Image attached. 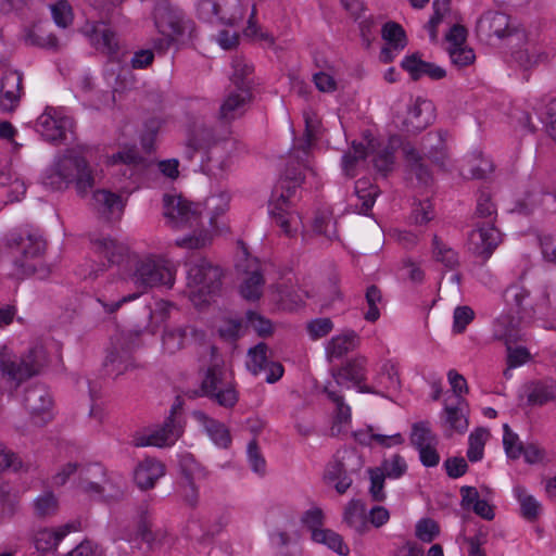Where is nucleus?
<instances>
[{"label":"nucleus","mask_w":556,"mask_h":556,"mask_svg":"<svg viewBox=\"0 0 556 556\" xmlns=\"http://www.w3.org/2000/svg\"><path fill=\"white\" fill-rule=\"evenodd\" d=\"M509 313L501 315L494 323V338L506 348H526L525 333L518 327L519 323H531L538 317H549L556 313L549 301V293L544 289L536 298L531 296L528 289L514 285L504 293Z\"/></svg>","instance_id":"obj_1"},{"label":"nucleus","mask_w":556,"mask_h":556,"mask_svg":"<svg viewBox=\"0 0 556 556\" xmlns=\"http://www.w3.org/2000/svg\"><path fill=\"white\" fill-rule=\"evenodd\" d=\"M163 202L164 216L172 228L193 231V235L178 240L177 245L200 249L210 242L211 236L203 229L202 215L204 210L201 203L191 202L181 195L170 194H165Z\"/></svg>","instance_id":"obj_2"},{"label":"nucleus","mask_w":556,"mask_h":556,"mask_svg":"<svg viewBox=\"0 0 556 556\" xmlns=\"http://www.w3.org/2000/svg\"><path fill=\"white\" fill-rule=\"evenodd\" d=\"M41 182L52 190H63L74 184L77 193L85 197L94 186V176L87 160L78 151L66 149L45 172Z\"/></svg>","instance_id":"obj_3"},{"label":"nucleus","mask_w":556,"mask_h":556,"mask_svg":"<svg viewBox=\"0 0 556 556\" xmlns=\"http://www.w3.org/2000/svg\"><path fill=\"white\" fill-rule=\"evenodd\" d=\"M201 390L203 395L226 408L233 407L239 400L232 372L225 368L218 350H211V365L201 383Z\"/></svg>","instance_id":"obj_4"},{"label":"nucleus","mask_w":556,"mask_h":556,"mask_svg":"<svg viewBox=\"0 0 556 556\" xmlns=\"http://www.w3.org/2000/svg\"><path fill=\"white\" fill-rule=\"evenodd\" d=\"M303 176H291L289 172L285 173L271 192L269 203V214L275 224L280 227L281 231L291 237V222L293 218L290 212V198L294 194L295 189L302 184Z\"/></svg>","instance_id":"obj_5"},{"label":"nucleus","mask_w":556,"mask_h":556,"mask_svg":"<svg viewBox=\"0 0 556 556\" xmlns=\"http://www.w3.org/2000/svg\"><path fill=\"white\" fill-rule=\"evenodd\" d=\"M350 352L351 350H328L327 358L338 384L352 382L359 386L366 377V358Z\"/></svg>","instance_id":"obj_6"},{"label":"nucleus","mask_w":556,"mask_h":556,"mask_svg":"<svg viewBox=\"0 0 556 556\" xmlns=\"http://www.w3.org/2000/svg\"><path fill=\"white\" fill-rule=\"evenodd\" d=\"M182 403L177 396L173 404L168 417L159 429L149 434L135 438L136 446H169L173 445L184 432V421L181 417Z\"/></svg>","instance_id":"obj_7"},{"label":"nucleus","mask_w":556,"mask_h":556,"mask_svg":"<svg viewBox=\"0 0 556 556\" xmlns=\"http://www.w3.org/2000/svg\"><path fill=\"white\" fill-rule=\"evenodd\" d=\"M476 34L480 41L490 43L493 38L505 39L523 35V29L514 24L508 14L490 10L484 12L477 21Z\"/></svg>","instance_id":"obj_8"},{"label":"nucleus","mask_w":556,"mask_h":556,"mask_svg":"<svg viewBox=\"0 0 556 556\" xmlns=\"http://www.w3.org/2000/svg\"><path fill=\"white\" fill-rule=\"evenodd\" d=\"M222 269L205 258L191 264L188 269V286L197 289L193 301L195 296L217 294L222 288Z\"/></svg>","instance_id":"obj_9"},{"label":"nucleus","mask_w":556,"mask_h":556,"mask_svg":"<svg viewBox=\"0 0 556 556\" xmlns=\"http://www.w3.org/2000/svg\"><path fill=\"white\" fill-rule=\"evenodd\" d=\"M14 264V275L18 279L30 277L35 273V239L30 232L26 235L13 232L7 238Z\"/></svg>","instance_id":"obj_10"},{"label":"nucleus","mask_w":556,"mask_h":556,"mask_svg":"<svg viewBox=\"0 0 556 556\" xmlns=\"http://www.w3.org/2000/svg\"><path fill=\"white\" fill-rule=\"evenodd\" d=\"M152 20L162 36H182L187 29L185 13L168 0H159L152 11Z\"/></svg>","instance_id":"obj_11"},{"label":"nucleus","mask_w":556,"mask_h":556,"mask_svg":"<svg viewBox=\"0 0 556 556\" xmlns=\"http://www.w3.org/2000/svg\"><path fill=\"white\" fill-rule=\"evenodd\" d=\"M502 242V233L492 222L476 223L468 235V250L486 261Z\"/></svg>","instance_id":"obj_12"},{"label":"nucleus","mask_w":556,"mask_h":556,"mask_svg":"<svg viewBox=\"0 0 556 556\" xmlns=\"http://www.w3.org/2000/svg\"><path fill=\"white\" fill-rule=\"evenodd\" d=\"M197 13L198 17L204 22L216 21L226 26H233L241 18L237 0H200Z\"/></svg>","instance_id":"obj_13"},{"label":"nucleus","mask_w":556,"mask_h":556,"mask_svg":"<svg viewBox=\"0 0 556 556\" xmlns=\"http://www.w3.org/2000/svg\"><path fill=\"white\" fill-rule=\"evenodd\" d=\"M37 122L42 138L54 144L62 143L66 139V134L73 132L75 127L74 121L56 108H47Z\"/></svg>","instance_id":"obj_14"},{"label":"nucleus","mask_w":556,"mask_h":556,"mask_svg":"<svg viewBox=\"0 0 556 556\" xmlns=\"http://www.w3.org/2000/svg\"><path fill=\"white\" fill-rule=\"evenodd\" d=\"M135 283L143 289L156 286H166L168 288L174 285L173 271L153 260H143L137 264L134 275Z\"/></svg>","instance_id":"obj_15"},{"label":"nucleus","mask_w":556,"mask_h":556,"mask_svg":"<svg viewBox=\"0 0 556 556\" xmlns=\"http://www.w3.org/2000/svg\"><path fill=\"white\" fill-rule=\"evenodd\" d=\"M0 371L10 391L16 390L35 374L31 362L11 358L5 353H0Z\"/></svg>","instance_id":"obj_16"},{"label":"nucleus","mask_w":556,"mask_h":556,"mask_svg":"<svg viewBox=\"0 0 556 556\" xmlns=\"http://www.w3.org/2000/svg\"><path fill=\"white\" fill-rule=\"evenodd\" d=\"M267 350H248L247 367L254 375H264L268 383L277 382L283 375V367L280 363L268 359Z\"/></svg>","instance_id":"obj_17"},{"label":"nucleus","mask_w":556,"mask_h":556,"mask_svg":"<svg viewBox=\"0 0 556 556\" xmlns=\"http://www.w3.org/2000/svg\"><path fill=\"white\" fill-rule=\"evenodd\" d=\"M165 473L166 466L162 460L146 457L134 469V482L141 491L152 490Z\"/></svg>","instance_id":"obj_18"},{"label":"nucleus","mask_w":556,"mask_h":556,"mask_svg":"<svg viewBox=\"0 0 556 556\" xmlns=\"http://www.w3.org/2000/svg\"><path fill=\"white\" fill-rule=\"evenodd\" d=\"M80 529L79 521H71L58 528H45L37 531V552H43L45 556H55L59 543L71 532Z\"/></svg>","instance_id":"obj_19"},{"label":"nucleus","mask_w":556,"mask_h":556,"mask_svg":"<svg viewBox=\"0 0 556 556\" xmlns=\"http://www.w3.org/2000/svg\"><path fill=\"white\" fill-rule=\"evenodd\" d=\"M401 67L408 73L414 81L419 80L424 76L432 80H441L446 77V71L443 67L421 60V55L418 52L405 56L401 62Z\"/></svg>","instance_id":"obj_20"},{"label":"nucleus","mask_w":556,"mask_h":556,"mask_svg":"<svg viewBox=\"0 0 556 556\" xmlns=\"http://www.w3.org/2000/svg\"><path fill=\"white\" fill-rule=\"evenodd\" d=\"M22 77L17 72H7L0 81V110L12 112L18 101Z\"/></svg>","instance_id":"obj_21"},{"label":"nucleus","mask_w":556,"mask_h":556,"mask_svg":"<svg viewBox=\"0 0 556 556\" xmlns=\"http://www.w3.org/2000/svg\"><path fill=\"white\" fill-rule=\"evenodd\" d=\"M164 344L184 346H198L205 343V332L193 326L176 327L165 330Z\"/></svg>","instance_id":"obj_22"},{"label":"nucleus","mask_w":556,"mask_h":556,"mask_svg":"<svg viewBox=\"0 0 556 556\" xmlns=\"http://www.w3.org/2000/svg\"><path fill=\"white\" fill-rule=\"evenodd\" d=\"M343 522L359 536L369 532L366 506L361 500H351L346 504L343 511Z\"/></svg>","instance_id":"obj_23"},{"label":"nucleus","mask_w":556,"mask_h":556,"mask_svg":"<svg viewBox=\"0 0 556 556\" xmlns=\"http://www.w3.org/2000/svg\"><path fill=\"white\" fill-rule=\"evenodd\" d=\"M192 416L218 447L227 448L230 445L231 437L223 422L211 418L202 410H194Z\"/></svg>","instance_id":"obj_24"},{"label":"nucleus","mask_w":556,"mask_h":556,"mask_svg":"<svg viewBox=\"0 0 556 556\" xmlns=\"http://www.w3.org/2000/svg\"><path fill=\"white\" fill-rule=\"evenodd\" d=\"M92 200L96 211L108 220L114 215L121 216L125 207V203L119 194L105 189L94 191Z\"/></svg>","instance_id":"obj_25"},{"label":"nucleus","mask_w":556,"mask_h":556,"mask_svg":"<svg viewBox=\"0 0 556 556\" xmlns=\"http://www.w3.org/2000/svg\"><path fill=\"white\" fill-rule=\"evenodd\" d=\"M445 399L444 414L445 424L451 430L464 433L468 428L467 403L464 397L456 396L455 401Z\"/></svg>","instance_id":"obj_26"},{"label":"nucleus","mask_w":556,"mask_h":556,"mask_svg":"<svg viewBox=\"0 0 556 556\" xmlns=\"http://www.w3.org/2000/svg\"><path fill=\"white\" fill-rule=\"evenodd\" d=\"M251 99V92L230 91L219 108L218 118L225 123H230L241 117L245 112V105Z\"/></svg>","instance_id":"obj_27"},{"label":"nucleus","mask_w":556,"mask_h":556,"mask_svg":"<svg viewBox=\"0 0 556 556\" xmlns=\"http://www.w3.org/2000/svg\"><path fill=\"white\" fill-rule=\"evenodd\" d=\"M529 405L542 406L556 399V382L554 380H538L525 386Z\"/></svg>","instance_id":"obj_28"},{"label":"nucleus","mask_w":556,"mask_h":556,"mask_svg":"<svg viewBox=\"0 0 556 556\" xmlns=\"http://www.w3.org/2000/svg\"><path fill=\"white\" fill-rule=\"evenodd\" d=\"M327 397L336 405L334 421L331 428L333 434H339L346 429L351 422V407L344 402V397L337 391L325 387Z\"/></svg>","instance_id":"obj_29"},{"label":"nucleus","mask_w":556,"mask_h":556,"mask_svg":"<svg viewBox=\"0 0 556 556\" xmlns=\"http://www.w3.org/2000/svg\"><path fill=\"white\" fill-rule=\"evenodd\" d=\"M431 109V104L425 100L417 99L416 103L408 110L407 117L403 121L401 129L416 135L430 124V115L422 116L424 110Z\"/></svg>","instance_id":"obj_30"},{"label":"nucleus","mask_w":556,"mask_h":556,"mask_svg":"<svg viewBox=\"0 0 556 556\" xmlns=\"http://www.w3.org/2000/svg\"><path fill=\"white\" fill-rule=\"evenodd\" d=\"M324 479L327 483L332 484L339 494H344L352 484L345 465L339 459H333L327 465Z\"/></svg>","instance_id":"obj_31"},{"label":"nucleus","mask_w":556,"mask_h":556,"mask_svg":"<svg viewBox=\"0 0 556 556\" xmlns=\"http://www.w3.org/2000/svg\"><path fill=\"white\" fill-rule=\"evenodd\" d=\"M132 366L130 350H110L103 363L108 376L118 377Z\"/></svg>","instance_id":"obj_32"},{"label":"nucleus","mask_w":556,"mask_h":556,"mask_svg":"<svg viewBox=\"0 0 556 556\" xmlns=\"http://www.w3.org/2000/svg\"><path fill=\"white\" fill-rule=\"evenodd\" d=\"M231 64L233 68L231 83L235 85L238 91L251 92V75L254 72L253 65L249 63L243 56H235Z\"/></svg>","instance_id":"obj_33"},{"label":"nucleus","mask_w":556,"mask_h":556,"mask_svg":"<svg viewBox=\"0 0 556 556\" xmlns=\"http://www.w3.org/2000/svg\"><path fill=\"white\" fill-rule=\"evenodd\" d=\"M312 540L315 543L327 546L340 556H348L350 554V547L344 542L343 536L331 529L324 528L323 530L314 531Z\"/></svg>","instance_id":"obj_34"},{"label":"nucleus","mask_w":556,"mask_h":556,"mask_svg":"<svg viewBox=\"0 0 556 556\" xmlns=\"http://www.w3.org/2000/svg\"><path fill=\"white\" fill-rule=\"evenodd\" d=\"M402 151L408 163L410 173H413L421 184L428 185L432 176L429 168L422 163V157L418 151L409 142H405L402 146Z\"/></svg>","instance_id":"obj_35"},{"label":"nucleus","mask_w":556,"mask_h":556,"mask_svg":"<svg viewBox=\"0 0 556 556\" xmlns=\"http://www.w3.org/2000/svg\"><path fill=\"white\" fill-rule=\"evenodd\" d=\"M355 194L361 204L354 205V212L367 215L375 204L376 198L379 194V189L377 186L369 184L365 179H358L355 182Z\"/></svg>","instance_id":"obj_36"},{"label":"nucleus","mask_w":556,"mask_h":556,"mask_svg":"<svg viewBox=\"0 0 556 556\" xmlns=\"http://www.w3.org/2000/svg\"><path fill=\"white\" fill-rule=\"evenodd\" d=\"M56 415L54 400L50 391L37 386V426H45Z\"/></svg>","instance_id":"obj_37"},{"label":"nucleus","mask_w":556,"mask_h":556,"mask_svg":"<svg viewBox=\"0 0 556 556\" xmlns=\"http://www.w3.org/2000/svg\"><path fill=\"white\" fill-rule=\"evenodd\" d=\"M179 472L182 480L201 481L208 477V471L190 453L179 455Z\"/></svg>","instance_id":"obj_38"},{"label":"nucleus","mask_w":556,"mask_h":556,"mask_svg":"<svg viewBox=\"0 0 556 556\" xmlns=\"http://www.w3.org/2000/svg\"><path fill=\"white\" fill-rule=\"evenodd\" d=\"M91 43L97 50L106 54H114L118 50L116 34L105 26H93L90 34Z\"/></svg>","instance_id":"obj_39"},{"label":"nucleus","mask_w":556,"mask_h":556,"mask_svg":"<svg viewBox=\"0 0 556 556\" xmlns=\"http://www.w3.org/2000/svg\"><path fill=\"white\" fill-rule=\"evenodd\" d=\"M514 494L519 502L521 516L528 521L536 520L542 510L541 503L521 485L515 486Z\"/></svg>","instance_id":"obj_40"},{"label":"nucleus","mask_w":556,"mask_h":556,"mask_svg":"<svg viewBox=\"0 0 556 556\" xmlns=\"http://www.w3.org/2000/svg\"><path fill=\"white\" fill-rule=\"evenodd\" d=\"M100 254H102L111 265L121 264L127 256L128 249L116 240L104 238L94 241Z\"/></svg>","instance_id":"obj_41"},{"label":"nucleus","mask_w":556,"mask_h":556,"mask_svg":"<svg viewBox=\"0 0 556 556\" xmlns=\"http://www.w3.org/2000/svg\"><path fill=\"white\" fill-rule=\"evenodd\" d=\"M404 143L405 142H402L401 137L392 136L389 140V144L374 157L372 162L375 168L384 175L392 170L395 148L397 146L402 147Z\"/></svg>","instance_id":"obj_42"},{"label":"nucleus","mask_w":556,"mask_h":556,"mask_svg":"<svg viewBox=\"0 0 556 556\" xmlns=\"http://www.w3.org/2000/svg\"><path fill=\"white\" fill-rule=\"evenodd\" d=\"M198 152H204V154L206 156V159L203 160L200 165L201 172H203L204 174H207V175H211V174L215 175L214 168L208 164L211 161V155L207 152L206 144L203 142L202 139H200L198 137V135H192L186 143L185 151H184V157L188 161H192L195 153H198Z\"/></svg>","instance_id":"obj_43"},{"label":"nucleus","mask_w":556,"mask_h":556,"mask_svg":"<svg viewBox=\"0 0 556 556\" xmlns=\"http://www.w3.org/2000/svg\"><path fill=\"white\" fill-rule=\"evenodd\" d=\"M410 443L416 450L428 445H438V438L428 421H418L412 426Z\"/></svg>","instance_id":"obj_44"},{"label":"nucleus","mask_w":556,"mask_h":556,"mask_svg":"<svg viewBox=\"0 0 556 556\" xmlns=\"http://www.w3.org/2000/svg\"><path fill=\"white\" fill-rule=\"evenodd\" d=\"M489 438V431L483 428H477L468 438L467 458L471 463H477L483 458L484 445Z\"/></svg>","instance_id":"obj_45"},{"label":"nucleus","mask_w":556,"mask_h":556,"mask_svg":"<svg viewBox=\"0 0 556 556\" xmlns=\"http://www.w3.org/2000/svg\"><path fill=\"white\" fill-rule=\"evenodd\" d=\"M493 172V162L483 157L482 153H477L468 163V174L463 173V175L472 179H488Z\"/></svg>","instance_id":"obj_46"},{"label":"nucleus","mask_w":556,"mask_h":556,"mask_svg":"<svg viewBox=\"0 0 556 556\" xmlns=\"http://www.w3.org/2000/svg\"><path fill=\"white\" fill-rule=\"evenodd\" d=\"M381 36L394 50H402L407 45L404 28L395 22H387L381 29Z\"/></svg>","instance_id":"obj_47"},{"label":"nucleus","mask_w":556,"mask_h":556,"mask_svg":"<svg viewBox=\"0 0 556 556\" xmlns=\"http://www.w3.org/2000/svg\"><path fill=\"white\" fill-rule=\"evenodd\" d=\"M433 255L435 260L450 269H455L459 265L458 253L443 243L438 236L433 237Z\"/></svg>","instance_id":"obj_48"},{"label":"nucleus","mask_w":556,"mask_h":556,"mask_svg":"<svg viewBox=\"0 0 556 556\" xmlns=\"http://www.w3.org/2000/svg\"><path fill=\"white\" fill-rule=\"evenodd\" d=\"M513 58L520 67L525 71H529L541 63H545L548 55L544 51H539L536 49H523L514 52Z\"/></svg>","instance_id":"obj_49"},{"label":"nucleus","mask_w":556,"mask_h":556,"mask_svg":"<svg viewBox=\"0 0 556 556\" xmlns=\"http://www.w3.org/2000/svg\"><path fill=\"white\" fill-rule=\"evenodd\" d=\"M476 218H484L486 222L495 224L497 217V208L495 203L492 201V195L482 190L480 191L477 199V206L475 211Z\"/></svg>","instance_id":"obj_50"},{"label":"nucleus","mask_w":556,"mask_h":556,"mask_svg":"<svg viewBox=\"0 0 556 556\" xmlns=\"http://www.w3.org/2000/svg\"><path fill=\"white\" fill-rule=\"evenodd\" d=\"M52 18L56 26L67 28L74 21L72 5L67 0H58L49 5Z\"/></svg>","instance_id":"obj_51"},{"label":"nucleus","mask_w":556,"mask_h":556,"mask_svg":"<svg viewBox=\"0 0 556 556\" xmlns=\"http://www.w3.org/2000/svg\"><path fill=\"white\" fill-rule=\"evenodd\" d=\"M264 278L260 270H253L249 277L243 281L240 292L242 296L250 301L260 299Z\"/></svg>","instance_id":"obj_52"},{"label":"nucleus","mask_w":556,"mask_h":556,"mask_svg":"<svg viewBox=\"0 0 556 556\" xmlns=\"http://www.w3.org/2000/svg\"><path fill=\"white\" fill-rule=\"evenodd\" d=\"M378 384L387 390H396L400 388V377L396 365L391 362H384L378 372Z\"/></svg>","instance_id":"obj_53"},{"label":"nucleus","mask_w":556,"mask_h":556,"mask_svg":"<svg viewBox=\"0 0 556 556\" xmlns=\"http://www.w3.org/2000/svg\"><path fill=\"white\" fill-rule=\"evenodd\" d=\"M521 455L529 465L548 464L552 462V455L538 443H527L522 446Z\"/></svg>","instance_id":"obj_54"},{"label":"nucleus","mask_w":556,"mask_h":556,"mask_svg":"<svg viewBox=\"0 0 556 556\" xmlns=\"http://www.w3.org/2000/svg\"><path fill=\"white\" fill-rule=\"evenodd\" d=\"M353 152H348L342 157V169L349 178L355 176V167L359 160H364L367 155L366 148L363 143L353 142Z\"/></svg>","instance_id":"obj_55"},{"label":"nucleus","mask_w":556,"mask_h":556,"mask_svg":"<svg viewBox=\"0 0 556 556\" xmlns=\"http://www.w3.org/2000/svg\"><path fill=\"white\" fill-rule=\"evenodd\" d=\"M383 475L390 479H399L407 471V464L400 454H394L390 458L384 459L379 467Z\"/></svg>","instance_id":"obj_56"},{"label":"nucleus","mask_w":556,"mask_h":556,"mask_svg":"<svg viewBox=\"0 0 556 556\" xmlns=\"http://www.w3.org/2000/svg\"><path fill=\"white\" fill-rule=\"evenodd\" d=\"M59 510V500L51 490H43L37 496V517L53 516Z\"/></svg>","instance_id":"obj_57"},{"label":"nucleus","mask_w":556,"mask_h":556,"mask_svg":"<svg viewBox=\"0 0 556 556\" xmlns=\"http://www.w3.org/2000/svg\"><path fill=\"white\" fill-rule=\"evenodd\" d=\"M195 482L179 479L176 486L178 497L190 507H194L199 502V488Z\"/></svg>","instance_id":"obj_58"},{"label":"nucleus","mask_w":556,"mask_h":556,"mask_svg":"<svg viewBox=\"0 0 556 556\" xmlns=\"http://www.w3.org/2000/svg\"><path fill=\"white\" fill-rule=\"evenodd\" d=\"M365 298L368 311L365 313L364 318L367 321L374 323L380 317L377 304L382 301L381 290L376 285H371L367 288Z\"/></svg>","instance_id":"obj_59"},{"label":"nucleus","mask_w":556,"mask_h":556,"mask_svg":"<svg viewBox=\"0 0 556 556\" xmlns=\"http://www.w3.org/2000/svg\"><path fill=\"white\" fill-rule=\"evenodd\" d=\"M138 533L142 541H144L150 548H155L167 543V534L165 531H153L151 526L143 521L138 527Z\"/></svg>","instance_id":"obj_60"},{"label":"nucleus","mask_w":556,"mask_h":556,"mask_svg":"<svg viewBox=\"0 0 556 556\" xmlns=\"http://www.w3.org/2000/svg\"><path fill=\"white\" fill-rule=\"evenodd\" d=\"M304 122H305V131H304V136H303V142L300 144L299 148L304 153H307L309 148L314 143V141H316L318 139L320 123L316 117H314L309 114L304 115Z\"/></svg>","instance_id":"obj_61"},{"label":"nucleus","mask_w":556,"mask_h":556,"mask_svg":"<svg viewBox=\"0 0 556 556\" xmlns=\"http://www.w3.org/2000/svg\"><path fill=\"white\" fill-rule=\"evenodd\" d=\"M533 356L529 350H507L506 364L507 367L503 371L506 379L511 377V370L529 363Z\"/></svg>","instance_id":"obj_62"},{"label":"nucleus","mask_w":556,"mask_h":556,"mask_svg":"<svg viewBox=\"0 0 556 556\" xmlns=\"http://www.w3.org/2000/svg\"><path fill=\"white\" fill-rule=\"evenodd\" d=\"M475 311L468 305L457 306L453 314V332L463 333L466 327L473 321Z\"/></svg>","instance_id":"obj_63"},{"label":"nucleus","mask_w":556,"mask_h":556,"mask_svg":"<svg viewBox=\"0 0 556 556\" xmlns=\"http://www.w3.org/2000/svg\"><path fill=\"white\" fill-rule=\"evenodd\" d=\"M245 331L247 328L243 326L242 321L237 319L226 320L218 329L220 338L227 343L237 341Z\"/></svg>","instance_id":"obj_64"}]
</instances>
